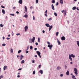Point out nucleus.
<instances>
[{"label":"nucleus","mask_w":79,"mask_h":79,"mask_svg":"<svg viewBox=\"0 0 79 79\" xmlns=\"http://www.w3.org/2000/svg\"><path fill=\"white\" fill-rule=\"evenodd\" d=\"M74 69L75 71L74 73L76 75H77V74H78V73H77V69L74 68Z\"/></svg>","instance_id":"1"},{"label":"nucleus","mask_w":79,"mask_h":79,"mask_svg":"<svg viewBox=\"0 0 79 79\" xmlns=\"http://www.w3.org/2000/svg\"><path fill=\"white\" fill-rule=\"evenodd\" d=\"M36 53L39 56H40V58H41V56H40V52L39 51H37Z\"/></svg>","instance_id":"2"},{"label":"nucleus","mask_w":79,"mask_h":79,"mask_svg":"<svg viewBox=\"0 0 79 79\" xmlns=\"http://www.w3.org/2000/svg\"><path fill=\"white\" fill-rule=\"evenodd\" d=\"M24 29L25 31L26 32L27 31V30L28 29V27H27V26H26L24 27Z\"/></svg>","instance_id":"3"},{"label":"nucleus","mask_w":79,"mask_h":79,"mask_svg":"<svg viewBox=\"0 0 79 79\" xmlns=\"http://www.w3.org/2000/svg\"><path fill=\"white\" fill-rule=\"evenodd\" d=\"M61 39L62 40H65L66 39V38L64 36H62L61 38Z\"/></svg>","instance_id":"4"},{"label":"nucleus","mask_w":79,"mask_h":79,"mask_svg":"<svg viewBox=\"0 0 79 79\" xmlns=\"http://www.w3.org/2000/svg\"><path fill=\"white\" fill-rule=\"evenodd\" d=\"M34 40H35V37H33L32 38L31 41L34 43Z\"/></svg>","instance_id":"5"},{"label":"nucleus","mask_w":79,"mask_h":79,"mask_svg":"<svg viewBox=\"0 0 79 79\" xmlns=\"http://www.w3.org/2000/svg\"><path fill=\"white\" fill-rule=\"evenodd\" d=\"M19 3H20V4H22L23 3V1L22 0H20L19 1Z\"/></svg>","instance_id":"6"},{"label":"nucleus","mask_w":79,"mask_h":79,"mask_svg":"<svg viewBox=\"0 0 79 79\" xmlns=\"http://www.w3.org/2000/svg\"><path fill=\"white\" fill-rule=\"evenodd\" d=\"M20 56H21V57H20V60H22V59L24 58V56H23V55H21Z\"/></svg>","instance_id":"7"},{"label":"nucleus","mask_w":79,"mask_h":79,"mask_svg":"<svg viewBox=\"0 0 79 79\" xmlns=\"http://www.w3.org/2000/svg\"><path fill=\"white\" fill-rule=\"evenodd\" d=\"M53 26H52V25H51V26H49V31H50V30H51V29H52V28Z\"/></svg>","instance_id":"8"},{"label":"nucleus","mask_w":79,"mask_h":79,"mask_svg":"<svg viewBox=\"0 0 79 79\" xmlns=\"http://www.w3.org/2000/svg\"><path fill=\"white\" fill-rule=\"evenodd\" d=\"M48 47H49V48H52L53 47V45L52 44L51 45H48Z\"/></svg>","instance_id":"9"},{"label":"nucleus","mask_w":79,"mask_h":79,"mask_svg":"<svg viewBox=\"0 0 79 79\" xmlns=\"http://www.w3.org/2000/svg\"><path fill=\"white\" fill-rule=\"evenodd\" d=\"M2 13L3 14H5V11L4 9H2Z\"/></svg>","instance_id":"10"},{"label":"nucleus","mask_w":79,"mask_h":79,"mask_svg":"<svg viewBox=\"0 0 79 79\" xmlns=\"http://www.w3.org/2000/svg\"><path fill=\"white\" fill-rule=\"evenodd\" d=\"M46 26H47L48 27H50V25L48 23H46L45 24Z\"/></svg>","instance_id":"11"},{"label":"nucleus","mask_w":79,"mask_h":79,"mask_svg":"<svg viewBox=\"0 0 79 79\" xmlns=\"http://www.w3.org/2000/svg\"><path fill=\"white\" fill-rule=\"evenodd\" d=\"M60 2L61 5H63V0H60Z\"/></svg>","instance_id":"12"},{"label":"nucleus","mask_w":79,"mask_h":79,"mask_svg":"<svg viewBox=\"0 0 79 79\" xmlns=\"http://www.w3.org/2000/svg\"><path fill=\"white\" fill-rule=\"evenodd\" d=\"M52 9L53 10H55V8L54 7V6L53 4L52 5Z\"/></svg>","instance_id":"13"},{"label":"nucleus","mask_w":79,"mask_h":79,"mask_svg":"<svg viewBox=\"0 0 79 79\" xmlns=\"http://www.w3.org/2000/svg\"><path fill=\"white\" fill-rule=\"evenodd\" d=\"M66 75H67L68 76V75H69V71H67L66 73Z\"/></svg>","instance_id":"14"},{"label":"nucleus","mask_w":79,"mask_h":79,"mask_svg":"<svg viewBox=\"0 0 79 79\" xmlns=\"http://www.w3.org/2000/svg\"><path fill=\"white\" fill-rule=\"evenodd\" d=\"M69 59L71 61H72V60H73L72 59V58H71V55H69Z\"/></svg>","instance_id":"15"},{"label":"nucleus","mask_w":79,"mask_h":79,"mask_svg":"<svg viewBox=\"0 0 79 79\" xmlns=\"http://www.w3.org/2000/svg\"><path fill=\"white\" fill-rule=\"evenodd\" d=\"M76 8H77L76 7L74 6V7H73L72 10H75L76 9Z\"/></svg>","instance_id":"16"},{"label":"nucleus","mask_w":79,"mask_h":79,"mask_svg":"<svg viewBox=\"0 0 79 79\" xmlns=\"http://www.w3.org/2000/svg\"><path fill=\"white\" fill-rule=\"evenodd\" d=\"M40 73H41V74H43V71L42 70H40L39 71Z\"/></svg>","instance_id":"17"},{"label":"nucleus","mask_w":79,"mask_h":79,"mask_svg":"<svg viewBox=\"0 0 79 79\" xmlns=\"http://www.w3.org/2000/svg\"><path fill=\"white\" fill-rule=\"evenodd\" d=\"M57 69L58 70H60L61 69V67H60V66H58V67H57Z\"/></svg>","instance_id":"18"},{"label":"nucleus","mask_w":79,"mask_h":79,"mask_svg":"<svg viewBox=\"0 0 79 79\" xmlns=\"http://www.w3.org/2000/svg\"><path fill=\"white\" fill-rule=\"evenodd\" d=\"M70 56H71L72 57V58H74V57H75V56L73 55V54H71Z\"/></svg>","instance_id":"19"},{"label":"nucleus","mask_w":79,"mask_h":79,"mask_svg":"<svg viewBox=\"0 0 79 79\" xmlns=\"http://www.w3.org/2000/svg\"><path fill=\"white\" fill-rule=\"evenodd\" d=\"M77 43L78 47H79V41H77Z\"/></svg>","instance_id":"20"},{"label":"nucleus","mask_w":79,"mask_h":79,"mask_svg":"<svg viewBox=\"0 0 79 79\" xmlns=\"http://www.w3.org/2000/svg\"><path fill=\"white\" fill-rule=\"evenodd\" d=\"M24 17H25V18H27V17H28V15H24Z\"/></svg>","instance_id":"21"},{"label":"nucleus","mask_w":79,"mask_h":79,"mask_svg":"<svg viewBox=\"0 0 79 79\" xmlns=\"http://www.w3.org/2000/svg\"><path fill=\"white\" fill-rule=\"evenodd\" d=\"M40 38H38V42H40Z\"/></svg>","instance_id":"22"},{"label":"nucleus","mask_w":79,"mask_h":79,"mask_svg":"<svg viewBox=\"0 0 79 79\" xmlns=\"http://www.w3.org/2000/svg\"><path fill=\"white\" fill-rule=\"evenodd\" d=\"M52 3H55V1L54 0H52Z\"/></svg>","instance_id":"23"},{"label":"nucleus","mask_w":79,"mask_h":79,"mask_svg":"<svg viewBox=\"0 0 79 79\" xmlns=\"http://www.w3.org/2000/svg\"><path fill=\"white\" fill-rule=\"evenodd\" d=\"M25 9L26 12H27V7L26 6H25Z\"/></svg>","instance_id":"24"},{"label":"nucleus","mask_w":79,"mask_h":79,"mask_svg":"<svg viewBox=\"0 0 79 79\" xmlns=\"http://www.w3.org/2000/svg\"><path fill=\"white\" fill-rule=\"evenodd\" d=\"M24 63V60H22L21 62V64H23V63Z\"/></svg>","instance_id":"25"},{"label":"nucleus","mask_w":79,"mask_h":79,"mask_svg":"<svg viewBox=\"0 0 79 79\" xmlns=\"http://www.w3.org/2000/svg\"><path fill=\"white\" fill-rule=\"evenodd\" d=\"M59 34V33L58 32H57L56 33V36H58V34Z\"/></svg>","instance_id":"26"},{"label":"nucleus","mask_w":79,"mask_h":79,"mask_svg":"<svg viewBox=\"0 0 79 79\" xmlns=\"http://www.w3.org/2000/svg\"><path fill=\"white\" fill-rule=\"evenodd\" d=\"M57 43H58V45H60V44H61V42H60L59 40L57 41Z\"/></svg>","instance_id":"27"},{"label":"nucleus","mask_w":79,"mask_h":79,"mask_svg":"<svg viewBox=\"0 0 79 79\" xmlns=\"http://www.w3.org/2000/svg\"><path fill=\"white\" fill-rule=\"evenodd\" d=\"M54 15L56 16H57V14H56V12L54 13Z\"/></svg>","instance_id":"28"},{"label":"nucleus","mask_w":79,"mask_h":79,"mask_svg":"<svg viewBox=\"0 0 79 79\" xmlns=\"http://www.w3.org/2000/svg\"><path fill=\"white\" fill-rule=\"evenodd\" d=\"M30 50H32L33 47H32V46H31L30 47Z\"/></svg>","instance_id":"29"},{"label":"nucleus","mask_w":79,"mask_h":79,"mask_svg":"<svg viewBox=\"0 0 79 79\" xmlns=\"http://www.w3.org/2000/svg\"><path fill=\"white\" fill-rule=\"evenodd\" d=\"M64 12L65 13V15H66V10H64Z\"/></svg>","instance_id":"30"},{"label":"nucleus","mask_w":79,"mask_h":79,"mask_svg":"<svg viewBox=\"0 0 79 79\" xmlns=\"http://www.w3.org/2000/svg\"><path fill=\"white\" fill-rule=\"evenodd\" d=\"M3 76L1 75L0 76V79H1V78H3Z\"/></svg>","instance_id":"31"},{"label":"nucleus","mask_w":79,"mask_h":79,"mask_svg":"<svg viewBox=\"0 0 79 79\" xmlns=\"http://www.w3.org/2000/svg\"><path fill=\"white\" fill-rule=\"evenodd\" d=\"M10 52H11V53H13V49H11L10 50Z\"/></svg>","instance_id":"32"},{"label":"nucleus","mask_w":79,"mask_h":79,"mask_svg":"<svg viewBox=\"0 0 79 79\" xmlns=\"http://www.w3.org/2000/svg\"><path fill=\"white\" fill-rule=\"evenodd\" d=\"M21 52V50H19L18 52V53H20V52Z\"/></svg>","instance_id":"33"},{"label":"nucleus","mask_w":79,"mask_h":79,"mask_svg":"<svg viewBox=\"0 0 79 79\" xmlns=\"http://www.w3.org/2000/svg\"><path fill=\"white\" fill-rule=\"evenodd\" d=\"M3 69L4 70H5L6 69V66H5L4 67Z\"/></svg>","instance_id":"34"},{"label":"nucleus","mask_w":79,"mask_h":79,"mask_svg":"<svg viewBox=\"0 0 79 79\" xmlns=\"http://www.w3.org/2000/svg\"><path fill=\"white\" fill-rule=\"evenodd\" d=\"M38 2H39V0H36V3H38Z\"/></svg>","instance_id":"35"},{"label":"nucleus","mask_w":79,"mask_h":79,"mask_svg":"<svg viewBox=\"0 0 79 79\" xmlns=\"http://www.w3.org/2000/svg\"><path fill=\"white\" fill-rule=\"evenodd\" d=\"M0 27H3V25H2V24H0Z\"/></svg>","instance_id":"36"},{"label":"nucleus","mask_w":79,"mask_h":79,"mask_svg":"<svg viewBox=\"0 0 79 79\" xmlns=\"http://www.w3.org/2000/svg\"><path fill=\"white\" fill-rule=\"evenodd\" d=\"M35 74V71H34L33 72V74Z\"/></svg>","instance_id":"37"},{"label":"nucleus","mask_w":79,"mask_h":79,"mask_svg":"<svg viewBox=\"0 0 79 79\" xmlns=\"http://www.w3.org/2000/svg\"><path fill=\"white\" fill-rule=\"evenodd\" d=\"M2 46H5L6 44H3L2 45Z\"/></svg>","instance_id":"38"},{"label":"nucleus","mask_w":79,"mask_h":79,"mask_svg":"<svg viewBox=\"0 0 79 79\" xmlns=\"http://www.w3.org/2000/svg\"><path fill=\"white\" fill-rule=\"evenodd\" d=\"M75 76L74 75L72 76V78H74L75 77Z\"/></svg>","instance_id":"39"},{"label":"nucleus","mask_w":79,"mask_h":79,"mask_svg":"<svg viewBox=\"0 0 79 79\" xmlns=\"http://www.w3.org/2000/svg\"><path fill=\"white\" fill-rule=\"evenodd\" d=\"M34 60H32V63H35V62H34Z\"/></svg>","instance_id":"40"},{"label":"nucleus","mask_w":79,"mask_h":79,"mask_svg":"<svg viewBox=\"0 0 79 79\" xmlns=\"http://www.w3.org/2000/svg\"><path fill=\"white\" fill-rule=\"evenodd\" d=\"M10 15H11V16H15V14H10Z\"/></svg>","instance_id":"41"},{"label":"nucleus","mask_w":79,"mask_h":79,"mask_svg":"<svg viewBox=\"0 0 79 79\" xmlns=\"http://www.w3.org/2000/svg\"><path fill=\"white\" fill-rule=\"evenodd\" d=\"M48 44V45H50V43L48 41L47 42Z\"/></svg>","instance_id":"42"},{"label":"nucleus","mask_w":79,"mask_h":79,"mask_svg":"<svg viewBox=\"0 0 79 79\" xmlns=\"http://www.w3.org/2000/svg\"><path fill=\"white\" fill-rule=\"evenodd\" d=\"M52 18H50L49 19H48V21H50V20H52Z\"/></svg>","instance_id":"43"},{"label":"nucleus","mask_w":79,"mask_h":79,"mask_svg":"<svg viewBox=\"0 0 79 79\" xmlns=\"http://www.w3.org/2000/svg\"><path fill=\"white\" fill-rule=\"evenodd\" d=\"M1 7L2 8H5V7H4V6H1Z\"/></svg>","instance_id":"44"},{"label":"nucleus","mask_w":79,"mask_h":79,"mask_svg":"<svg viewBox=\"0 0 79 79\" xmlns=\"http://www.w3.org/2000/svg\"><path fill=\"white\" fill-rule=\"evenodd\" d=\"M20 33H18V34H16V35H20Z\"/></svg>","instance_id":"45"},{"label":"nucleus","mask_w":79,"mask_h":79,"mask_svg":"<svg viewBox=\"0 0 79 79\" xmlns=\"http://www.w3.org/2000/svg\"><path fill=\"white\" fill-rule=\"evenodd\" d=\"M63 74H61L60 75V77H63Z\"/></svg>","instance_id":"46"},{"label":"nucleus","mask_w":79,"mask_h":79,"mask_svg":"<svg viewBox=\"0 0 79 79\" xmlns=\"http://www.w3.org/2000/svg\"><path fill=\"white\" fill-rule=\"evenodd\" d=\"M40 67H41V65L40 64L39 65V69H40Z\"/></svg>","instance_id":"47"},{"label":"nucleus","mask_w":79,"mask_h":79,"mask_svg":"<svg viewBox=\"0 0 79 79\" xmlns=\"http://www.w3.org/2000/svg\"><path fill=\"white\" fill-rule=\"evenodd\" d=\"M33 20H35V17H34V16H33Z\"/></svg>","instance_id":"48"},{"label":"nucleus","mask_w":79,"mask_h":79,"mask_svg":"<svg viewBox=\"0 0 79 79\" xmlns=\"http://www.w3.org/2000/svg\"><path fill=\"white\" fill-rule=\"evenodd\" d=\"M15 8H16V7H14L13 8V9L14 10H15Z\"/></svg>","instance_id":"49"},{"label":"nucleus","mask_w":79,"mask_h":79,"mask_svg":"<svg viewBox=\"0 0 79 79\" xmlns=\"http://www.w3.org/2000/svg\"><path fill=\"white\" fill-rule=\"evenodd\" d=\"M6 39L7 40H10V38H7Z\"/></svg>","instance_id":"50"},{"label":"nucleus","mask_w":79,"mask_h":79,"mask_svg":"<svg viewBox=\"0 0 79 79\" xmlns=\"http://www.w3.org/2000/svg\"><path fill=\"white\" fill-rule=\"evenodd\" d=\"M29 49V47H27V50H28Z\"/></svg>","instance_id":"51"},{"label":"nucleus","mask_w":79,"mask_h":79,"mask_svg":"<svg viewBox=\"0 0 79 79\" xmlns=\"http://www.w3.org/2000/svg\"><path fill=\"white\" fill-rule=\"evenodd\" d=\"M47 10L45 11V14H47Z\"/></svg>","instance_id":"52"},{"label":"nucleus","mask_w":79,"mask_h":79,"mask_svg":"<svg viewBox=\"0 0 79 79\" xmlns=\"http://www.w3.org/2000/svg\"><path fill=\"white\" fill-rule=\"evenodd\" d=\"M35 44L36 45H38V43H36Z\"/></svg>","instance_id":"53"},{"label":"nucleus","mask_w":79,"mask_h":79,"mask_svg":"<svg viewBox=\"0 0 79 79\" xmlns=\"http://www.w3.org/2000/svg\"><path fill=\"white\" fill-rule=\"evenodd\" d=\"M26 53H29V51H27L26 52Z\"/></svg>","instance_id":"54"},{"label":"nucleus","mask_w":79,"mask_h":79,"mask_svg":"<svg viewBox=\"0 0 79 79\" xmlns=\"http://www.w3.org/2000/svg\"><path fill=\"white\" fill-rule=\"evenodd\" d=\"M45 16H46V17H47V16H48L47 15V14H45Z\"/></svg>","instance_id":"55"},{"label":"nucleus","mask_w":79,"mask_h":79,"mask_svg":"<svg viewBox=\"0 0 79 79\" xmlns=\"http://www.w3.org/2000/svg\"><path fill=\"white\" fill-rule=\"evenodd\" d=\"M32 8H33L32 6H31L30 7V9H32Z\"/></svg>","instance_id":"56"},{"label":"nucleus","mask_w":79,"mask_h":79,"mask_svg":"<svg viewBox=\"0 0 79 79\" xmlns=\"http://www.w3.org/2000/svg\"><path fill=\"white\" fill-rule=\"evenodd\" d=\"M16 13L17 14H19V12L18 11H17Z\"/></svg>","instance_id":"57"},{"label":"nucleus","mask_w":79,"mask_h":79,"mask_svg":"<svg viewBox=\"0 0 79 79\" xmlns=\"http://www.w3.org/2000/svg\"><path fill=\"white\" fill-rule=\"evenodd\" d=\"M77 10H78V11H79V9L78 8V7H77Z\"/></svg>","instance_id":"58"},{"label":"nucleus","mask_w":79,"mask_h":79,"mask_svg":"<svg viewBox=\"0 0 79 79\" xmlns=\"http://www.w3.org/2000/svg\"><path fill=\"white\" fill-rule=\"evenodd\" d=\"M56 5H58V2H56Z\"/></svg>","instance_id":"59"},{"label":"nucleus","mask_w":79,"mask_h":79,"mask_svg":"<svg viewBox=\"0 0 79 79\" xmlns=\"http://www.w3.org/2000/svg\"><path fill=\"white\" fill-rule=\"evenodd\" d=\"M37 50V48H35V50Z\"/></svg>","instance_id":"60"},{"label":"nucleus","mask_w":79,"mask_h":79,"mask_svg":"<svg viewBox=\"0 0 79 79\" xmlns=\"http://www.w3.org/2000/svg\"><path fill=\"white\" fill-rule=\"evenodd\" d=\"M17 77H20V76L18 75L17 76Z\"/></svg>","instance_id":"61"},{"label":"nucleus","mask_w":79,"mask_h":79,"mask_svg":"<svg viewBox=\"0 0 79 79\" xmlns=\"http://www.w3.org/2000/svg\"><path fill=\"white\" fill-rule=\"evenodd\" d=\"M43 33H45V31L44 30H43Z\"/></svg>","instance_id":"62"},{"label":"nucleus","mask_w":79,"mask_h":79,"mask_svg":"<svg viewBox=\"0 0 79 79\" xmlns=\"http://www.w3.org/2000/svg\"><path fill=\"white\" fill-rule=\"evenodd\" d=\"M21 69H19V71H20V70H21Z\"/></svg>","instance_id":"63"},{"label":"nucleus","mask_w":79,"mask_h":79,"mask_svg":"<svg viewBox=\"0 0 79 79\" xmlns=\"http://www.w3.org/2000/svg\"><path fill=\"white\" fill-rule=\"evenodd\" d=\"M61 12H62V13H63V12H64V10H62Z\"/></svg>","instance_id":"64"}]
</instances>
